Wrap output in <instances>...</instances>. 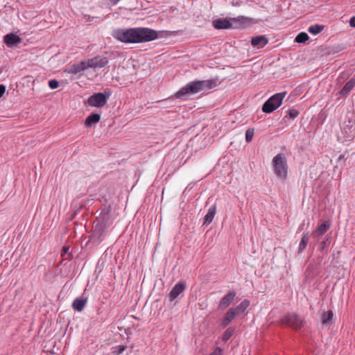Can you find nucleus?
Listing matches in <instances>:
<instances>
[{"mask_svg": "<svg viewBox=\"0 0 355 355\" xmlns=\"http://www.w3.org/2000/svg\"><path fill=\"white\" fill-rule=\"evenodd\" d=\"M235 329L234 327H229L227 328L225 331L224 332L222 340L224 342L227 341L233 335Z\"/></svg>", "mask_w": 355, "mask_h": 355, "instance_id": "a878e982", "label": "nucleus"}, {"mask_svg": "<svg viewBox=\"0 0 355 355\" xmlns=\"http://www.w3.org/2000/svg\"><path fill=\"white\" fill-rule=\"evenodd\" d=\"M87 301L86 298L78 297L73 302L72 307L75 311L81 312L85 307Z\"/></svg>", "mask_w": 355, "mask_h": 355, "instance_id": "dca6fc26", "label": "nucleus"}, {"mask_svg": "<svg viewBox=\"0 0 355 355\" xmlns=\"http://www.w3.org/2000/svg\"><path fill=\"white\" fill-rule=\"evenodd\" d=\"M355 87V79L352 78L346 83L343 89L340 91V95L345 96L347 95Z\"/></svg>", "mask_w": 355, "mask_h": 355, "instance_id": "6ab92c4d", "label": "nucleus"}, {"mask_svg": "<svg viewBox=\"0 0 355 355\" xmlns=\"http://www.w3.org/2000/svg\"><path fill=\"white\" fill-rule=\"evenodd\" d=\"M304 319L295 313H288L281 319V323L285 326L297 330L304 325Z\"/></svg>", "mask_w": 355, "mask_h": 355, "instance_id": "423d86ee", "label": "nucleus"}, {"mask_svg": "<svg viewBox=\"0 0 355 355\" xmlns=\"http://www.w3.org/2000/svg\"><path fill=\"white\" fill-rule=\"evenodd\" d=\"M87 69L85 60H83L80 62L74 63L71 66L69 67L65 71L70 74H77L81 71Z\"/></svg>", "mask_w": 355, "mask_h": 355, "instance_id": "ddd939ff", "label": "nucleus"}, {"mask_svg": "<svg viewBox=\"0 0 355 355\" xmlns=\"http://www.w3.org/2000/svg\"><path fill=\"white\" fill-rule=\"evenodd\" d=\"M236 293L235 291H230L225 295L219 302L218 307L221 309L227 308L236 297Z\"/></svg>", "mask_w": 355, "mask_h": 355, "instance_id": "f8f14e48", "label": "nucleus"}, {"mask_svg": "<svg viewBox=\"0 0 355 355\" xmlns=\"http://www.w3.org/2000/svg\"><path fill=\"white\" fill-rule=\"evenodd\" d=\"M309 39L307 33L302 32L299 33L295 39V41L297 43H304Z\"/></svg>", "mask_w": 355, "mask_h": 355, "instance_id": "bb28decb", "label": "nucleus"}, {"mask_svg": "<svg viewBox=\"0 0 355 355\" xmlns=\"http://www.w3.org/2000/svg\"><path fill=\"white\" fill-rule=\"evenodd\" d=\"M64 252H67L68 250V248H64Z\"/></svg>", "mask_w": 355, "mask_h": 355, "instance_id": "c9c22d12", "label": "nucleus"}, {"mask_svg": "<svg viewBox=\"0 0 355 355\" xmlns=\"http://www.w3.org/2000/svg\"><path fill=\"white\" fill-rule=\"evenodd\" d=\"M268 40L266 35H258L252 37L251 44L253 46L263 47L267 44Z\"/></svg>", "mask_w": 355, "mask_h": 355, "instance_id": "2eb2a0df", "label": "nucleus"}, {"mask_svg": "<svg viewBox=\"0 0 355 355\" xmlns=\"http://www.w3.org/2000/svg\"><path fill=\"white\" fill-rule=\"evenodd\" d=\"M109 61L106 57L97 55L85 60L87 69L89 68H103L108 64Z\"/></svg>", "mask_w": 355, "mask_h": 355, "instance_id": "6e6552de", "label": "nucleus"}, {"mask_svg": "<svg viewBox=\"0 0 355 355\" xmlns=\"http://www.w3.org/2000/svg\"><path fill=\"white\" fill-rule=\"evenodd\" d=\"M3 41L8 47H12L21 42V38L15 33H9L4 36Z\"/></svg>", "mask_w": 355, "mask_h": 355, "instance_id": "4468645a", "label": "nucleus"}, {"mask_svg": "<svg viewBox=\"0 0 355 355\" xmlns=\"http://www.w3.org/2000/svg\"><path fill=\"white\" fill-rule=\"evenodd\" d=\"M101 116L98 114L94 113L89 115L85 122V125L87 127H90L93 124L98 123L100 121Z\"/></svg>", "mask_w": 355, "mask_h": 355, "instance_id": "412c9836", "label": "nucleus"}, {"mask_svg": "<svg viewBox=\"0 0 355 355\" xmlns=\"http://www.w3.org/2000/svg\"><path fill=\"white\" fill-rule=\"evenodd\" d=\"M349 24L352 27H355V16L350 19Z\"/></svg>", "mask_w": 355, "mask_h": 355, "instance_id": "72a5a7b5", "label": "nucleus"}, {"mask_svg": "<svg viewBox=\"0 0 355 355\" xmlns=\"http://www.w3.org/2000/svg\"><path fill=\"white\" fill-rule=\"evenodd\" d=\"M288 115L291 118L295 119L299 115V112L295 109H290L288 110Z\"/></svg>", "mask_w": 355, "mask_h": 355, "instance_id": "c756f323", "label": "nucleus"}, {"mask_svg": "<svg viewBox=\"0 0 355 355\" xmlns=\"http://www.w3.org/2000/svg\"><path fill=\"white\" fill-rule=\"evenodd\" d=\"M107 221L105 218H97L94 222L93 232L90 241L96 244H99L106 235Z\"/></svg>", "mask_w": 355, "mask_h": 355, "instance_id": "20e7f679", "label": "nucleus"}, {"mask_svg": "<svg viewBox=\"0 0 355 355\" xmlns=\"http://www.w3.org/2000/svg\"><path fill=\"white\" fill-rule=\"evenodd\" d=\"M125 349H126V346L120 345H116V346L113 347L112 348V352L115 355H120L125 351Z\"/></svg>", "mask_w": 355, "mask_h": 355, "instance_id": "cd10ccee", "label": "nucleus"}, {"mask_svg": "<svg viewBox=\"0 0 355 355\" xmlns=\"http://www.w3.org/2000/svg\"><path fill=\"white\" fill-rule=\"evenodd\" d=\"M120 0H110V3L112 5L114 6L119 2Z\"/></svg>", "mask_w": 355, "mask_h": 355, "instance_id": "f704fd0d", "label": "nucleus"}, {"mask_svg": "<svg viewBox=\"0 0 355 355\" xmlns=\"http://www.w3.org/2000/svg\"><path fill=\"white\" fill-rule=\"evenodd\" d=\"M286 95V92L277 93L272 95L263 103L262 106V111L265 113H271L275 111L281 105Z\"/></svg>", "mask_w": 355, "mask_h": 355, "instance_id": "39448f33", "label": "nucleus"}, {"mask_svg": "<svg viewBox=\"0 0 355 355\" xmlns=\"http://www.w3.org/2000/svg\"><path fill=\"white\" fill-rule=\"evenodd\" d=\"M331 223L329 221L324 220L312 232L313 239L318 241L320 237L325 234L329 229Z\"/></svg>", "mask_w": 355, "mask_h": 355, "instance_id": "9d476101", "label": "nucleus"}, {"mask_svg": "<svg viewBox=\"0 0 355 355\" xmlns=\"http://www.w3.org/2000/svg\"><path fill=\"white\" fill-rule=\"evenodd\" d=\"M209 355H223L222 349L219 347H217Z\"/></svg>", "mask_w": 355, "mask_h": 355, "instance_id": "2f4dec72", "label": "nucleus"}, {"mask_svg": "<svg viewBox=\"0 0 355 355\" xmlns=\"http://www.w3.org/2000/svg\"><path fill=\"white\" fill-rule=\"evenodd\" d=\"M6 92V87L3 85H0V98Z\"/></svg>", "mask_w": 355, "mask_h": 355, "instance_id": "473e14b6", "label": "nucleus"}, {"mask_svg": "<svg viewBox=\"0 0 355 355\" xmlns=\"http://www.w3.org/2000/svg\"><path fill=\"white\" fill-rule=\"evenodd\" d=\"M309 236L308 233H304L302 236L301 241L300 242L298 251H297L298 254L302 253V251L306 248L307 243L309 242Z\"/></svg>", "mask_w": 355, "mask_h": 355, "instance_id": "4be33fe9", "label": "nucleus"}, {"mask_svg": "<svg viewBox=\"0 0 355 355\" xmlns=\"http://www.w3.org/2000/svg\"><path fill=\"white\" fill-rule=\"evenodd\" d=\"M272 164L275 175L281 180H285L288 168L286 156L283 153L277 154L273 157Z\"/></svg>", "mask_w": 355, "mask_h": 355, "instance_id": "7ed1b4c3", "label": "nucleus"}, {"mask_svg": "<svg viewBox=\"0 0 355 355\" xmlns=\"http://www.w3.org/2000/svg\"><path fill=\"white\" fill-rule=\"evenodd\" d=\"M112 37L123 43L135 44L149 42L157 37L156 31L148 28H117Z\"/></svg>", "mask_w": 355, "mask_h": 355, "instance_id": "f257e3e1", "label": "nucleus"}, {"mask_svg": "<svg viewBox=\"0 0 355 355\" xmlns=\"http://www.w3.org/2000/svg\"><path fill=\"white\" fill-rule=\"evenodd\" d=\"M216 81L212 79L196 80L191 82L178 91L175 96L177 98L185 99L189 94H196L205 89H210L216 86Z\"/></svg>", "mask_w": 355, "mask_h": 355, "instance_id": "f03ea898", "label": "nucleus"}, {"mask_svg": "<svg viewBox=\"0 0 355 355\" xmlns=\"http://www.w3.org/2000/svg\"><path fill=\"white\" fill-rule=\"evenodd\" d=\"M232 21L243 23L245 21V18L243 17H239L236 19L233 18L231 20H227L225 19H219L214 20L213 21V25L216 29H227L232 27Z\"/></svg>", "mask_w": 355, "mask_h": 355, "instance_id": "1a4fd4ad", "label": "nucleus"}, {"mask_svg": "<svg viewBox=\"0 0 355 355\" xmlns=\"http://www.w3.org/2000/svg\"><path fill=\"white\" fill-rule=\"evenodd\" d=\"M333 316L332 311H323L321 315L322 324H327L332 320Z\"/></svg>", "mask_w": 355, "mask_h": 355, "instance_id": "b1692460", "label": "nucleus"}, {"mask_svg": "<svg viewBox=\"0 0 355 355\" xmlns=\"http://www.w3.org/2000/svg\"><path fill=\"white\" fill-rule=\"evenodd\" d=\"M324 27L323 25L320 24L312 25L309 27L308 31L313 35H317L324 29Z\"/></svg>", "mask_w": 355, "mask_h": 355, "instance_id": "393cba45", "label": "nucleus"}, {"mask_svg": "<svg viewBox=\"0 0 355 355\" xmlns=\"http://www.w3.org/2000/svg\"><path fill=\"white\" fill-rule=\"evenodd\" d=\"M250 302L248 300H244L239 305L231 308L236 315L244 313L247 308L250 306Z\"/></svg>", "mask_w": 355, "mask_h": 355, "instance_id": "a211bd4d", "label": "nucleus"}, {"mask_svg": "<svg viewBox=\"0 0 355 355\" xmlns=\"http://www.w3.org/2000/svg\"><path fill=\"white\" fill-rule=\"evenodd\" d=\"M185 283L180 282L177 283L171 289L169 293V300L171 302L174 301L178 296L186 289Z\"/></svg>", "mask_w": 355, "mask_h": 355, "instance_id": "9b49d317", "label": "nucleus"}, {"mask_svg": "<svg viewBox=\"0 0 355 355\" xmlns=\"http://www.w3.org/2000/svg\"><path fill=\"white\" fill-rule=\"evenodd\" d=\"M112 95V91L105 89L103 92L96 93L88 98V104L92 107H101L104 106L107 99Z\"/></svg>", "mask_w": 355, "mask_h": 355, "instance_id": "0eeeda50", "label": "nucleus"}, {"mask_svg": "<svg viewBox=\"0 0 355 355\" xmlns=\"http://www.w3.org/2000/svg\"><path fill=\"white\" fill-rule=\"evenodd\" d=\"M236 316V314L234 312L232 309H230L225 314L221 321L223 327H227Z\"/></svg>", "mask_w": 355, "mask_h": 355, "instance_id": "f3484780", "label": "nucleus"}, {"mask_svg": "<svg viewBox=\"0 0 355 355\" xmlns=\"http://www.w3.org/2000/svg\"><path fill=\"white\" fill-rule=\"evenodd\" d=\"M59 86V83L56 80H51L49 81V87L52 89H55L58 88Z\"/></svg>", "mask_w": 355, "mask_h": 355, "instance_id": "7c9ffc66", "label": "nucleus"}, {"mask_svg": "<svg viewBox=\"0 0 355 355\" xmlns=\"http://www.w3.org/2000/svg\"><path fill=\"white\" fill-rule=\"evenodd\" d=\"M216 213V205L211 206L206 215L204 217V224H210Z\"/></svg>", "mask_w": 355, "mask_h": 355, "instance_id": "aec40b11", "label": "nucleus"}, {"mask_svg": "<svg viewBox=\"0 0 355 355\" xmlns=\"http://www.w3.org/2000/svg\"><path fill=\"white\" fill-rule=\"evenodd\" d=\"M330 242V236H327L325 239L321 241L320 243L319 244L318 250L321 252H324V254H327Z\"/></svg>", "mask_w": 355, "mask_h": 355, "instance_id": "5701e85b", "label": "nucleus"}, {"mask_svg": "<svg viewBox=\"0 0 355 355\" xmlns=\"http://www.w3.org/2000/svg\"><path fill=\"white\" fill-rule=\"evenodd\" d=\"M254 136V129L248 128L245 132V140L248 143L252 140Z\"/></svg>", "mask_w": 355, "mask_h": 355, "instance_id": "c85d7f7f", "label": "nucleus"}]
</instances>
